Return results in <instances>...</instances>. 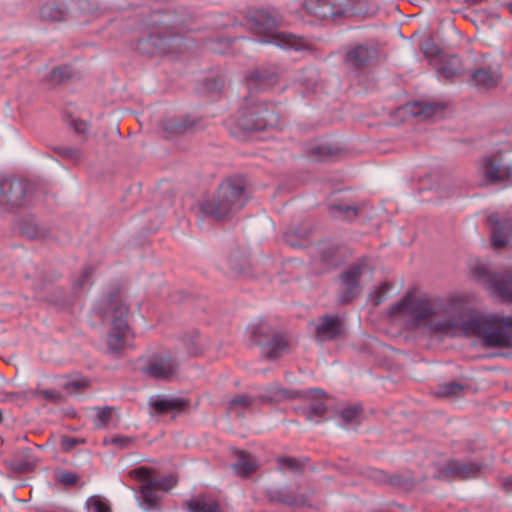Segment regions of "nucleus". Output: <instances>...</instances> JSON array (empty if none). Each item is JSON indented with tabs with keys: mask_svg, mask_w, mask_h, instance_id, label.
<instances>
[{
	"mask_svg": "<svg viewBox=\"0 0 512 512\" xmlns=\"http://www.w3.org/2000/svg\"><path fill=\"white\" fill-rule=\"evenodd\" d=\"M486 288L503 302L512 303V273L488 274ZM389 315L407 317L413 327H422L432 333L454 336L457 330H461L466 335L482 339L488 347L512 346V317L464 320L459 313L443 304L411 293L392 305Z\"/></svg>",
	"mask_w": 512,
	"mask_h": 512,
	"instance_id": "nucleus-1",
	"label": "nucleus"
},
{
	"mask_svg": "<svg viewBox=\"0 0 512 512\" xmlns=\"http://www.w3.org/2000/svg\"><path fill=\"white\" fill-rule=\"evenodd\" d=\"M96 312L107 326L106 345L111 354H119L131 346L133 333L128 324L129 308L120 293H112L100 301Z\"/></svg>",
	"mask_w": 512,
	"mask_h": 512,
	"instance_id": "nucleus-2",
	"label": "nucleus"
},
{
	"mask_svg": "<svg viewBox=\"0 0 512 512\" xmlns=\"http://www.w3.org/2000/svg\"><path fill=\"white\" fill-rule=\"evenodd\" d=\"M248 25L251 31L263 37L260 40L263 44H273L283 49H293L295 51L310 48V44L305 38L278 30V28L285 25V21L276 11H253L248 17Z\"/></svg>",
	"mask_w": 512,
	"mask_h": 512,
	"instance_id": "nucleus-3",
	"label": "nucleus"
},
{
	"mask_svg": "<svg viewBox=\"0 0 512 512\" xmlns=\"http://www.w3.org/2000/svg\"><path fill=\"white\" fill-rule=\"evenodd\" d=\"M247 201L244 182L228 179L222 182L216 194L201 203V210L207 216L222 219L243 208Z\"/></svg>",
	"mask_w": 512,
	"mask_h": 512,
	"instance_id": "nucleus-4",
	"label": "nucleus"
},
{
	"mask_svg": "<svg viewBox=\"0 0 512 512\" xmlns=\"http://www.w3.org/2000/svg\"><path fill=\"white\" fill-rule=\"evenodd\" d=\"M236 125L243 131H262L279 125V115L274 106L256 103L242 107Z\"/></svg>",
	"mask_w": 512,
	"mask_h": 512,
	"instance_id": "nucleus-5",
	"label": "nucleus"
},
{
	"mask_svg": "<svg viewBox=\"0 0 512 512\" xmlns=\"http://www.w3.org/2000/svg\"><path fill=\"white\" fill-rule=\"evenodd\" d=\"M250 341L260 346L263 356L268 360H277L289 350L287 339L266 324H257L249 328Z\"/></svg>",
	"mask_w": 512,
	"mask_h": 512,
	"instance_id": "nucleus-6",
	"label": "nucleus"
},
{
	"mask_svg": "<svg viewBox=\"0 0 512 512\" xmlns=\"http://www.w3.org/2000/svg\"><path fill=\"white\" fill-rule=\"evenodd\" d=\"M373 267L367 258H363L345 269L340 274L341 288L338 294V302L347 304L357 298L361 293L360 279L371 275Z\"/></svg>",
	"mask_w": 512,
	"mask_h": 512,
	"instance_id": "nucleus-7",
	"label": "nucleus"
},
{
	"mask_svg": "<svg viewBox=\"0 0 512 512\" xmlns=\"http://www.w3.org/2000/svg\"><path fill=\"white\" fill-rule=\"evenodd\" d=\"M29 183L15 177L0 178V206L7 210L23 207L29 201Z\"/></svg>",
	"mask_w": 512,
	"mask_h": 512,
	"instance_id": "nucleus-8",
	"label": "nucleus"
},
{
	"mask_svg": "<svg viewBox=\"0 0 512 512\" xmlns=\"http://www.w3.org/2000/svg\"><path fill=\"white\" fill-rule=\"evenodd\" d=\"M472 83L479 90H489L496 87L501 79L500 65L495 61H489L486 57L480 56L475 61L474 68H467Z\"/></svg>",
	"mask_w": 512,
	"mask_h": 512,
	"instance_id": "nucleus-9",
	"label": "nucleus"
},
{
	"mask_svg": "<svg viewBox=\"0 0 512 512\" xmlns=\"http://www.w3.org/2000/svg\"><path fill=\"white\" fill-rule=\"evenodd\" d=\"M481 468L479 464L474 462H463L451 459L435 467L434 478L439 480H466L476 477L481 471Z\"/></svg>",
	"mask_w": 512,
	"mask_h": 512,
	"instance_id": "nucleus-10",
	"label": "nucleus"
},
{
	"mask_svg": "<svg viewBox=\"0 0 512 512\" xmlns=\"http://www.w3.org/2000/svg\"><path fill=\"white\" fill-rule=\"evenodd\" d=\"M76 7H68L66 2H44L40 8V16L47 21H62L69 15L79 18L92 2H72Z\"/></svg>",
	"mask_w": 512,
	"mask_h": 512,
	"instance_id": "nucleus-11",
	"label": "nucleus"
},
{
	"mask_svg": "<svg viewBox=\"0 0 512 512\" xmlns=\"http://www.w3.org/2000/svg\"><path fill=\"white\" fill-rule=\"evenodd\" d=\"M480 170L487 184L502 182L511 175V168L503 161L501 155L484 158Z\"/></svg>",
	"mask_w": 512,
	"mask_h": 512,
	"instance_id": "nucleus-12",
	"label": "nucleus"
},
{
	"mask_svg": "<svg viewBox=\"0 0 512 512\" xmlns=\"http://www.w3.org/2000/svg\"><path fill=\"white\" fill-rule=\"evenodd\" d=\"M344 334V322L338 315H323L315 327V338L320 342L335 340Z\"/></svg>",
	"mask_w": 512,
	"mask_h": 512,
	"instance_id": "nucleus-13",
	"label": "nucleus"
},
{
	"mask_svg": "<svg viewBox=\"0 0 512 512\" xmlns=\"http://www.w3.org/2000/svg\"><path fill=\"white\" fill-rule=\"evenodd\" d=\"M176 368V361L170 353L165 352L152 356L143 368V372L155 379H168L175 373Z\"/></svg>",
	"mask_w": 512,
	"mask_h": 512,
	"instance_id": "nucleus-14",
	"label": "nucleus"
},
{
	"mask_svg": "<svg viewBox=\"0 0 512 512\" xmlns=\"http://www.w3.org/2000/svg\"><path fill=\"white\" fill-rule=\"evenodd\" d=\"M377 56L378 50L374 46L359 44L347 51L345 62L350 68L361 69L371 65Z\"/></svg>",
	"mask_w": 512,
	"mask_h": 512,
	"instance_id": "nucleus-15",
	"label": "nucleus"
},
{
	"mask_svg": "<svg viewBox=\"0 0 512 512\" xmlns=\"http://www.w3.org/2000/svg\"><path fill=\"white\" fill-rule=\"evenodd\" d=\"M312 494V490L308 493L298 494L289 487L267 490V496L271 502L280 503L287 506L307 505Z\"/></svg>",
	"mask_w": 512,
	"mask_h": 512,
	"instance_id": "nucleus-16",
	"label": "nucleus"
},
{
	"mask_svg": "<svg viewBox=\"0 0 512 512\" xmlns=\"http://www.w3.org/2000/svg\"><path fill=\"white\" fill-rule=\"evenodd\" d=\"M246 80L250 90H265L278 82V73L275 68L261 67L248 73Z\"/></svg>",
	"mask_w": 512,
	"mask_h": 512,
	"instance_id": "nucleus-17",
	"label": "nucleus"
},
{
	"mask_svg": "<svg viewBox=\"0 0 512 512\" xmlns=\"http://www.w3.org/2000/svg\"><path fill=\"white\" fill-rule=\"evenodd\" d=\"M308 13L321 20L343 17V2H304Z\"/></svg>",
	"mask_w": 512,
	"mask_h": 512,
	"instance_id": "nucleus-18",
	"label": "nucleus"
},
{
	"mask_svg": "<svg viewBox=\"0 0 512 512\" xmlns=\"http://www.w3.org/2000/svg\"><path fill=\"white\" fill-rule=\"evenodd\" d=\"M323 398L324 392L319 389L304 392L302 399L308 403V406L301 411L307 420L313 421L315 417H321L326 413L327 408Z\"/></svg>",
	"mask_w": 512,
	"mask_h": 512,
	"instance_id": "nucleus-19",
	"label": "nucleus"
},
{
	"mask_svg": "<svg viewBox=\"0 0 512 512\" xmlns=\"http://www.w3.org/2000/svg\"><path fill=\"white\" fill-rule=\"evenodd\" d=\"M5 465L13 472L22 474L32 471L36 464L37 458L30 448H24L17 451L11 458L4 460Z\"/></svg>",
	"mask_w": 512,
	"mask_h": 512,
	"instance_id": "nucleus-20",
	"label": "nucleus"
},
{
	"mask_svg": "<svg viewBox=\"0 0 512 512\" xmlns=\"http://www.w3.org/2000/svg\"><path fill=\"white\" fill-rule=\"evenodd\" d=\"M130 475L140 480H147L156 489L163 492H168L177 483V480L173 475L152 478V470L144 466L131 470Z\"/></svg>",
	"mask_w": 512,
	"mask_h": 512,
	"instance_id": "nucleus-21",
	"label": "nucleus"
},
{
	"mask_svg": "<svg viewBox=\"0 0 512 512\" xmlns=\"http://www.w3.org/2000/svg\"><path fill=\"white\" fill-rule=\"evenodd\" d=\"M436 70L441 77L446 79L467 73V69L463 67L462 61L456 55H440L436 63Z\"/></svg>",
	"mask_w": 512,
	"mask_h": 512,
	"instance_id": "nucleus-22",
	"label": "nucleus"
},
{
	"mask_svg": "<svg viewBox=\"0 0 512 512\" xmlns=\"http://www.w3.org/2000/svg\"><path fill=\"white\" fill-rule=\"evenodd\" d=\"M235 457L236 460L232 464V469L240 477H248L259 467L257 459L246 451L236 450Z\"/></svg>",
	"mask_w": 512,
	"mask_h": 512,
	"instance_id": "nucleus-23",
	"label": "nucleus"
},
{
	"mask_svg": "<svg viewBox=\"0 0 512 512\" xmlns=\"http://www.w3.org/2000/svg\"><path fill=\"white\" fill-rule=\"evenodd\" d=\"M246 267V260L238 249L229 252L220 264L225 273L234 277L244 274Z\"/></svg>",
	"mask_w": 512,
	"mask_h": 512,
	"instance_id": "nucleus-24",
	"label": "nucleus"
},
{
	"mask_svg": "<svg viewBox=\"0 0 512 512\" xmlns=\"http://www.w3.org/2000/svg\"><path fill=\"white\" fill-rule=\"evenodd\" d=\"M188 404L186 400L160 395L152 396L149 399L150 407L157 413L164 414L169 411H181Z\"/></svg>",
	"mask_w": 512,
	"mask_h": 512,
	"instance_id": "nucleus-25",
	"label": "nucleus"
},
{
	"mask_svg": "<svg viewBox=\"0 0 512 512\" xmlns=\"http://www.w3.org/2000/svg\"><path fill=\"white\" fill-rule=\"evenodd\" d=\"M405 110L415 117L430 119L440 115L444 110L441 103L413 102L405 106Z\"/></svg>",
	"mask_w": 512,
	"mask_h": 512,
	"instance_id": "nucleus-26",
	"label": "nucleus"
},
{
	"mask_svg": "<svg viewBox=\"0 0 512 512\" xmlns=\"http://www.w3.org/2000/svg\"><path fill=\"white\" fill-rule=\"evenodd\" d=\"M377 9L374 2H343V17L366 18L374 15Z\"/></svg>",
	"mask_w": 512,
	"mask_h": 512,
	"instance_id": "nucleus-27",
	"label": "nucleus"
},
{
	"mask_svg": "<svg viewBox=\"0 0 512 512\" xmlns=\"http://www.w3.org/2000/svg\"><path fill=\"white\" fill-rule=\"evenodd\" d=\"M19 230L30 239H45L49 233L47 227L33 216L23 218L19 222Z\"/></svg>",
	"mask_w": 512,
	"mask_h": 512,
	"instance_id": "nucleus-28",
	"label": "nucleus"
},
{
	"mask_svg": "<svg viewBox=\"0 0 512 512\" xmlns=\"http://www.w3.org/2000/svg\"><path fill=\"white\" fill-rule=\"evenodd\" d=\"M143 483L140 486V498L142 502L140 505L145 510H155L159 508V502L161 501V496L158 494L159 490L156 489L151 483L147 480H142Z\"/></svg>",
	"mask_w": 512,
	"mask_h": 512,
	"instance_id": "nucleus-29",
	"label": "nucleus"
},
{
	"mask_svg": "<svg viewBox=\"0 0 512 512\" xmlns=\"http://www.w3.org/2000/svg\"><path fill=\"white\" fill-rule=\"evenodd\" d=\"M153 45L159 46L161 53L182 52L184 39L179 35H155L151 37Z\"/></svg>",
	"mask_w": 512,
	"mask_h": 512,
	"instance_id": "nucleus-30",
	"label": "nucleus"
},
{
	"mask_svg": "<svg viewBox=\"0 0 512 512\" xmlns=\"http://www.w3.org/2000/svg\"><path fill=\"white\" fill-rule=\"evenodd\" d=\"M195 122L188 117L168 118L162 122V129L170 135H181L193 128Z\"/></svg>",
	"mask_w": 512,
	"mask_h": 512,
	"instance_id": "nucleus-31",
	"label": "nucleus"
},
{
	"mask_svg": "<svg viewBox=\"0 0 512 512\" xmlns=\"http://www.w3.org/2000/svg\"><path fill=\"white\" fill-rule=\"evenodd\" d=\"M489 221L493 223L492 228V244L496 248H502L506 246L508 240V231L511 227L509 223H502L498 219H496L495 215L489 216Z\"/></svg>",
	"mask_w": 512,
	"mask_h": 512,
	"instance_id": "nucleus-32",
	"label": "nucleus"
},
{
	"mask_svg": "<svg viewBox=\"0 0 512 512\" xmlns=\"http://www.w3.org/2000/svg\"><path fill=\"white\" fill-rule=\"evenodd\" d=\"M76 76L75 70L69 65L55 67L46 76L45 81L51 86L63 84Z\"/></svg>",
	"mask_w": 512,
	"mask_h": 512,
	"instance_id": "nucleus-33",
	"label": "nucleus"
},
{
	"mask_svg": "<svg viewBox=\"0 0 512 512\" xmlns=\"http://www.w3.org/2000/svg\"><path fill=\"white\" fill-rule=\"evenodd\" d=\"M189 512H223L216 501L199 496L187 502Z\"/></svg>",
	"mask_w": 512,
	"mask_h": 512,
	"instance_id": "nucleus-34",
	"label": "nucleus"
},
{
	"mask_svg": "<svg viewBox=\"0 0 512 512\" xmlns=\"http://www.w3.org/2000/svg\"><path fill=\"white\" fill-rule=\"evenodd\" d=\"M308 462V458L297 459L294 457L282 456L277 458L278 469L280 471L289 470L295 474H301Z\"/></svg>",
	"mask_w": 512,
	"mask_h": 512,
	"instance_id": "nucleus-35",
	"label": "nucleus"
},
{
	"mask_svg": "<svg viewBox=\"0 0 512 512\" xmlns=\"http://www.w3.org/2000/svg\"><path fill=\"white\" fill-rule=\"evenodd\" d=\"M309 234L310 228L308 226L290 228L284 233V240L292 247H300L302 246V241L307 239Z\"/></svg>",
	"mask_w": 512,
	"mask_h": 512,
	"instance_id": "nucleus-36",
	"label": "nucleus"
},
{
	"mask_svg": "<svg viewBox=\"0 0 512 512\" xmlns=\"http://www.w3.org/2000/svg\"><path fill=\"white\" fill-rule=\"evenodd\" d=\"M308 151L310 156L314 157L316 160H325L335 156L339 152V149L325 142L312 144Z\"/></svg>",
	"mask_w": 512,
	"mask_h": 512,
	"instance_id": "nucleus-37",
	"label": "nucleus"
},
{
	"mask_svg": "<svg viewBox=\"0 0 512 512\" xmlns=\"http://www.w3.org/2000/svg\"><path fill=\"white\" fill-rule=\"evenodd\" d=\"M253 402L254 398L249 395H237L229 401L228 411L231 413H235L238 416H242V412L248 409L253 404Z\"/></svg>",
	"mask_w": 512,
	"mask_h": 512,
	"instance_id": "nucleus-38",
	"label": "nucleus"
},
{
	"mask_svg": "<svg viewBox=\"0 0 512 512\" xmlns=\"http://www.w3.org/2000/svg\"><path fill=\"white\" fill-rule=\"evenodd\" d=\"M358 207L344 204H331L330 212L333 217L353 219L358 215Z\"/></svg>",
	"mask_w": 512,
	"mask_h": 512,
	"instance_id": "nucleus-39",
	"label": "nucleus"
},
{
	"mask_svg": "<svg viewBox=\"0 0 512 512\" xmlns=\"http://www.w3.org/2000/svg\"><path fill=\"white\" fill-rule=\"evenodd\" d=\"M270 397L267 400H275V401H281L283 399H295V398H301L303 397L304 392L301 391H295V390H287L284 388H279L277 386H272L270 388Z\"/></svg>",
	"mask_w": 512,
	"mask_h": 512,
	"instance_id": "nucleus-40",
	"label": "nucleus"
},
{
	"mask_svg": "<svg viewBox=\"0 0 512 512\" xmlns=\"http://www.w3.org/2000/svg\"><path fill=\"white\" fill-rule=\"evenodd\" d=\"M362 412V408L358 405L349 406L339 411V417L345 425L359 424L358 418Z\"/></svg>",
	"mask_w": 512,
	"mask_h": 512,
	"instance_id": "nucleus-41",
	"label": "nucleus"
},
{
	"mask_svg": "<svg viewBox=\"0 0 512 512\" xmlns=\"http://www.w3.org/2000/svg\"><path fill=\"white\" fill-rule=\"evenodd\" d=\"M464 387L457 382H448L439 386L437 391L438 396L453 397L459 396L463 391Z\"/></svg>",
	"mask_w": 512,
	"mask_h": 512,
	"instance_id": "nucleus-42",
	"label": "nucleus"
},
{
	"mask_svg": "<svg viewBox=\"0 0 512 512\" xmlns=\"http://www.w3.org/2000/svg\"><path fill=\"white\" fill-rule=\"evenodd\" d=\"M86 505L91 512H111L108 501L99 496H92L88 498Z\"/></svg>",
	"mask_w": 512,
	"mask_h": 512,
	"instance_id": "nucleus-43",
	"label": "nucleus"
},
{
	"mask_svg": "<svg viewBox=\"0 0 512 512\" xmlns=\"http://www.w3.org/2000/svg\"><path fill=\"white\" fill-rule=\"evenodd\" d=\"M53 150L61 157L72 161H79L81 159V151L76 147L70 146H56Z\"/></svg>",
	"mask_w": 512,
	"mask_h": 512,
	"instance_id": "nucleus-44",
	"label": "nucleus"
},
{
	"mask_svg": "<svg viewBox=\"0 0 512 512\" xmlns=\"http://www.w3.org/2000/svg\"><path fill=\"white\" fill-rule=\"evenodd\" d=\"M34 395L48 400L52 403H60L63 401V395L56 389H39L34 391Z\"/></svg>",
	"mask_w": 512,
	"mask_h": 512,
	"instance_id": "nucleus-45",
	"label": "nucleus"
},
{
	"mask_svg": "<svg viewBox=\"0 0 512 512\" xmlns=\"http://www.w3.org/2000/svg\"><path fill=\"white\" fill-rule=\"evenodd\" d=\"M318 79V74L313 69H306L303 71V74L300 78V81L303 85L307 86V89L313 90L316 86Z\"/></svg>",
	"mask_w": 512,
	"mask_h": 512,
	"instance_id": "nucleus-46",
	"label": "nucleus"
},
{
	"mask_svg": "<svg viewBox=\"0 0 512 512\" xmlns=\"http://www.w3.org/2000/svg\"><path fill=\"white\" fill-rule=\"evenodd\" d=\"M112 408L105 407V408H99L97 413V423L96 426L98 428L106 426L111 418H112Z\"/></svg>",
	"mask_w": 512,
	"mask_h": 512,
	"instance_id": "nucleus-47",
	"label": "nucleus"
},
{
	"mask_svg": "<svg viewBox=\"0 0 512 512\" xmlns=\"http://www.w3.org/2000/svg\"><path fill=\"white\" fill-rule=\"evenodd\" d=\"M421 51L427 56V57H434L438 55V48L434 44V41L432 38L425 39L421 45H420Z\"/></svg>",
	"mask_w": 512,
	"mask_h": 512,
	"instance_id": "nucleus-48",
	"label": "nucleus"
},
{
	"mask_svg": "<svg viewBox=\"0 0 512 512\" xmlns=\"http://www.w3.org/2000/svg\"><path fill=\"white\" fill-rule=\"evenodd\" d=\"M471 14H473L472 21L477 24H485L489 18L496 17V15L492 12H488L487 10H476L472 11Z\"/></svg>",
	"mask_w": 512,
	"mask_h": 512,
	"instance_id": "nucleus-49",
	"label": "nucleus"
},
{
	"mask_svg": "<svg viewBox=\"0 0 512 512\" xmlns=\"http://www.w3.org/2000/svg\"><path fill=\"white\" fill-rule=\"evenodd\" d=\"M87 386H88V381L86 379H79V380H75V381L66 383L65 389L71 393H75V392L85 389Z\"/></svg>",
	"mask_w": 512,
	"mask_h": 512,
	"instance_id": "nucleus-50",
	"label": "nucleus"
},
{
	"mask_svg": "<svg viewBox=\"0 0 512 512\" xmlns=\"http://www.w3.org/2000/svg\"><path fill=\"white\" fill-rule=\"evenodd\" d=\"M92 272H93L92 268H91V267H89V266H86V267L83 269V271H82V273H81V275H80L79 280H77V281L73 284V289H74L75 291L80 290V289L84 286L85 282H86V281L89 279V277L92 275Z\"/></svg>",
	"mask_w": 512,
	"mask_h": 512,
	"instance_id": "nucleus-51",
	"label": "nucleus"
},
{
	"mask_svg": "<svg viewBox=\"0 0 512 512\" xmlns=\"http://www.w3.org/2000/svg\"><path fill=\"white\" fill-rule=\"evenodd\" d=\"M58 481L66 486H72L78 481V476L72 472H62L58 476Z\"/></svg>",
	"mask_w": 512,
	"mask_h": 512,
	"instance_id": "nucleus-52",
	"label": "nucleus"
},
{
	"mask_svg": "<svg viewBox=\"0 0 512 512\" xmlns=\"http://www.w3.org/2000/svg\"><path fill=\"white\" fill-rule=\"evenodd\" d=\"M109 442L111 444H114L116 446H118L119 448H128L130 446V444L133 442V440L129 437H125V436H115V437H112Z\"/></svg>",
	"mask_w": 512,
	"mask_h": 512,
	"instance_id": "nucleus-53",
	"label": "nucleus"
},
{
	"mask_svg": "<svg viewBox=\"0 0 512 512\" xmlns=\"http://www.w3.org/2000/svg\"><path fill=\"white\" fill-rule=\"evenodd\" d=\"M83 442H84V440H81L78 438H69V437H63L61 440V444L66 451L72 449L77 444L83 443Z\"/></svg>",
	"mask_w": 512,
	"mask_h": 512,
	"instance_id": "nucleus-54",
	"label": "nucleus"
},
{
	"mask_svg": "<svg viewBox=\"0 0 512 512\" xmlns=\"http://www.w3.org/2000/svg\"><path fill=\"white\" fill-rule=\"evenodd\" d=\"M73 128L79 134H84L88 130V124L82 120H74Z\"/></svg>",
	"mask_w": 512,
	"mask_h": 512,
	"instance_id": "nucleus-55",
	"label": "nucleus"
},
{
	"mask_svg": "<svg viewBox=\"0 0 512 512\" xmlns=\"http://www.w3.org/2000/svg\"><path fill=\"white\" fill-rule=\"evenodd\" d=\"M198 338H199L198 333H197V332H194V333L191 335L190 339H189V345H190L189 349H190V350H191V352H192V353H194V354H198V353H200V352H201V349L197 347V341H196V340H197Z\"/></svg>",
	"mask_w": 512,
	"mask_h": 512,
	"instance_id": "nucleus-56",
	"label": "nucleus"
},
{
	"mask_svg": "<svg viewBox=\"0 0 512 512\" xmlns=\"http://www.w3.org/2000/svg\"><path fill=\"white\" fill-rule=\"evenodd\" d=\"M501 485L507 493H512V476L502 478Z\"/></svg>",
	"mask_w": 512,
	"mask_h": 512,
	"instance_id": "nucleus-57",
	"label": "nucleus"
},
{
	"mask_svg": "<svg viewBox=\"0 0 512 512\" xmlns=\"http://www.w3.org/2000/svg\"><path fill=\"white\" fill-rule=\"evenodd\" d=\"M389 289H390V285L388 283H383L379 286L376 293L377 294H385L386 292L389 291Z\"/></svg>",
	"mask_w": 512,
	"mask_h": 512,
	"instance_id": "nucleus-58",
	"label": "nucleus"
},
{
	"mask_svg": "<svg viewBox=\"0 0 512 512\" xmlns=\"http://www.w3.org/2000/svg\"><path fill=\"white\" fill-rule=\"evenodd\" d=\"M390 483L394 486H400L401 485V480H400V477L399 476H394V477H391L390 478Z\"/></svg>",
	"mask_w": 512,
	"mask_h": 512,
	"instance_id": "nucleus-59",
	"label": "nucleus"
},
{
	"mask_svg": "<svg viewBox=\"0 0 512 512\" xmlns=\"http://www.w3.org/2000/svg\"><path fill=\"white\" fill-rule=\"evenodd\" d=\"M504 6L512 14V2H506Z\"/></svg>",
	"mask_w": 512,
	"mask_h": 512,
	"instance_id": "nucleus-60",
	"label": "nucleus"
},
{
	"mask_svg": "<svg viewBox=\"0 0 512 512\" xmlns=\"http://www.w3.org/2000/svg\"><path fill=\"white\" fill-rule=\"evenodd\" d=\"M381 301H382V299H381V297H379V299H377V300L375 301V304H376V305H378V304H380V302H381Z\"/></svg>",
	"mask_w": 512,
	"mask_h": 512,
	"instance_id": "nucleus-61",
	"label": "nucleus"
}]
</instances>
